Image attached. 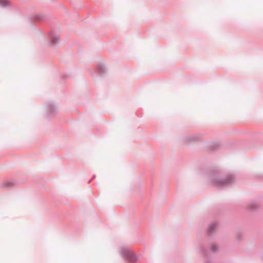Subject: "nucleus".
Segmentation results:
<instances>
[{"label": "nucleus", "mask_w": 263, "mask_h": 263, "mask_svg": "<svg viewBox=\"0 0 263 263\" xmlns=\"http://www.w3.org/2000/svg\"><path fill=\"white\" fill-rule=\"evenodd\" d=\"M208 179L211 184L215 187L222 188L231 185L235 180L234 175H230L222 178L221 172L218 170L210 171Z\"/></svg>", "instance_id": "1"}, {"label": "nucleus", "mask_w": 263, "mask_h": 263, "mask_svg": "<svg viewBox=\"0 0 263 263\" xmlns=\"http://www.w3.org/2000/svg\"><path fill=\"white\" fill-rule=\"evenodd\" d=\"M120 253L124 259L131 262H135L138 259L135 253L129 247H122Z\"/></svg>", "instance_id": "2"}, {"label": "nucleus", "mask_w": 263, "mask_h": 263, "mask_svg": "<svg viewBox=\"0 0 263 263\" xmlns=\"http://www.w3.org/2000/svg\"><path fill=\"white\" fill-rule=\"evenodd\" d=\"M210 250L208 249H206L203 246L201 245L200 247V251L202 254L205 257V261L204 263H213L211 259L209 257V254L210 252H212L213 253H216L219 250V246L218 245H213L212 243L210 244Z\"/></svg>", "instance_id": "3"}, {"label": "nucleus", "mask_w": 263, "mask_h": 263, "mask_svg": "<svg viewBox=\"0 0 263 263\" xmlns=\"http://www.w3.org/2000/svg\"><path fill=\"white\" fill-rule=\"evenodd\" d=\"M58 112L57 104L52 101L47 102L46 107V116L48 119L55 117Z\"/></svg>", "instance_id": "4"}, {"label": "nucleus", "mask_w": 263, "mask_h": 263, "mask_svg": "<svg viewBox=\"0 0 263 263\" xmlns=\"http://www.w3.org/2000/svg\"><path fill=\"white\" fill-rule=\"evenodd\" d=\"M219 222L217 221L212 222L210 224L207 228V235L210 237H212L217 231Z\"/></svg>", "instance_id": "5"}, {"label": "nucleus", "mask_w": 263, "mask_h": 263, "mask_svg": "<svg viewBox=\"0 0 263 263\" xmlns=\"http://www.w3.org/2000/svg\"><path fill=\"white\" fill-rule=\"evenodd\" d=\"M49 42L51 45H55L59 42V36L55 34L52 31H50L48 34Z\"/></svg>", "instance_id": "6"}, {"label": "nucleus", "mask_w": 263, "mask_h": 263, "mask_svg": "<svg viewBox=\"0 0 263 263\" xmlns=\"http://www.w3.org/2000/svg\"><path fill=\"white\" fill-rule=\"evenodd\" d=\"M202 136L200 133L191 134L186 136L184 140L189 142H196L201 139Z\"/></svg>", "instance_id": "7"}, {"label": "nucleus", "mask_w": 263, "mask_h": 263, "mask_svg": "<svg viewBox=\"0 0 263 263\" xmlns=\"http://www.w3.org/2000/svg\"><path fill=\"white\" fill-rule=\"evenodd\" d=\"M44 18V16L41 14H33L28 16L29 20L31 22H41Z\"/></svg>", "instance_id": "8"}, {"label": "nucleus", "mask_w": 263, "mask_h": 263, "mask_svg": "<svg viewBox=\"0 0 263 263\" xmlns=\"http://www.w3.org/2000/svg\"><path fill=\"white\" fill-rule=\"evenodd\" d=\"M97 71L100 77H103L107 72V69L104 65L100 64L98 65L97 68Z\"/></svg>", "instance_id": "9"}, {"label": "nucleus", "mask_w": 263, "mask_h": 263, "mask_svg": "<svg viewBox=\"0 0 263 263\" xmlns=\"http://www.w3.org/2000/svg\"><path fill=\"white\" fill-rule=\"evenodd\" d=\"M208 147L210 150L216 151L220 147V144L219 141H212L208 144Z\"/></svg>", "instance_id": "10"}, {"label": "nucleus", "mask_w": 263, "mask_h": 263, "mask_svg": "<svg viewBox=\"0 0 263 263\" xmlns=\"http://www.w3.org/2000/svg\"><path fill=\"white\" fill-rule=\"evenodd\" d=\"M260 206V204L255 203L254 201H251L248 204L246 208L251 211H255Z\"/></svg>", "instance_id": "11"}, {"label": "nucleus", "mask_w": 263, "mask_h": 263, "mask_svg": "<svg viewBox=\"0 0 263 263\" xmlns=\"http://www.w3.org/2000/svg\"><path fill=\"white\" fill-rule=\"evenodd\" d=\"M17 183L16 181L6 182L2 184V186L3 187L9 188L15 185Z\"/></svg>", "instance_id": "12"}, {"label": "nucleus", "mask_w": 263, "mask_h": 263, "mask_svg": "<svg viewBox=\"0 0 263 263\" xmlns=\"http://www.w3.org/2000/svg\"><path fill=\"white\" fill-rule=\"evenodd\" d=\"M10 2L7 0H0V6L2 7H6L9 6Z\"/></svg>", "instance_id": "13"}, {"label": "nucleus", "mask_w": 263, "mask_h": 263, "mask_svg": "<svg viewBox=\"0 0 263 263\" xmlns=\"http://www.w3.org/2000/svg\"><path fill=\"white\" fill-rule=\"evenodd\" d=\"M243 236V233L241 232L238 233L237 235V239L238 241H240L241 239V238Z\"/></svg>", "instance_id": "14"}, {"label": "nucleus", "mask_w": 263, "mask_h": 263, "mask_svg": "<svg viewBox=\"0 0 263 263\" xmlns=\"http://www.w3.org/2000/svg\"><path fill=\"white\" fill-rule=\"evenodd\" d=\"M95 178H96V175H93V176H92V179H91V180H89V181H88V183H89L91 181V180H92V179H94Z\"/></svg>", "instance_id": "15"}, {"label": "nucleus", "mask_w": 263, "mask_h": 263, "mask_svg": "<svg viewBox=\"0 0 263 263\" xmlns=\"http://www.w3.org/2000/svg\"><path fill=\"white\" fill-rule=\"evenodd\" d=\"M261 257H262V258L263 259V255H262Z\"/></svg>", "instance_id": "16"}]
</instances>
